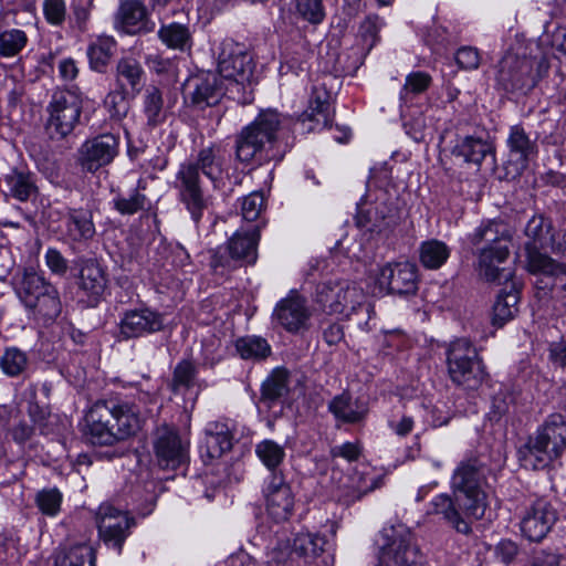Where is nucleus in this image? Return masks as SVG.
Returning <instances> with one entry per match:
<instances>
[{"label":"nucleus","instance_id":"1","mask_svg":"<svg viewBox=\"0 0 566 566\" xmlns=\"http://www.w3.org/2000/svg\"><path fill=\"white\" fill-rule=\"evenodd\" d=\"M453 497L439 494L428 514H438L458 533L470 534L472 521L484 516L488 506L486 469L478 460L461 462L451 480Z\"/></svg>","mask_w":566,"mask_h":566},{"label":"nucleus","instance_id":"2","mask_svg":"<svg viewBox=\"0 0 566 566\" xmlns=\"http://www.w3.org/2000/svg\"><path fill=\"white\" fill-rule=\"evenodd\" d=\"M226 154L220 146L202 148L195 160H188L179 166L174 187L178 190L179 200L185 205L195 223H199L211 200L205 195L201 187L199 171L216 186L227 168Z\"/></svg>","mask_w":566,"mask_h":566},{"label":"nucleus","instance_id":"3","mask_svg":"<svg viewBox=\"0 0 566 566\" xmlns=\"http://www.w3.org/2000/svg\"><path fill=\"white\" fill-rule=\"evenodd\" d=\"M86 436L92 444L114 446L135 436L143 424L139 408L126 400H98L88 409Z\"/></svg>","mask_w":566,"mask_h":566},{"label":"nucleus","instance_id":"4","mask_svg":"<svg viewBox=\"0 0 566 566\" xmlns=\"http://www.w3.org/2000/svg\"><path fill=\"white\" fill-rule=\"evenodd\" d=\"M12 286L29 317L44 326L56 321L62 311L60 295L42 272L33 266L20 268L12 277Z\"/></svg>","mask_w":566,"mask_h":566},{"label":"nucleus","instance_id":"5","mask_svg":"<svg viewBox=\"0 0 566 566\" xmlns=\"http://www.w3.org/2000/svg\"><path fill=\"white\" fill-rule=\"evenodd\" d=\"M280 125L281 116L276 111L261 112L235 136V159L244 165L275 159L276 155L272 153V148L276 142Z\"/></svg>","mask_w":566,"mask_h":566},{"label":"nucleus","instance_id":"6","mask_svg":"<svg viewBox=\"0 0 566 566\" xmlns=\"http://www.w3.org/2000/svg\"><path fill=\"white\" fill-rule=\"evenodd\" d=\"M474 245L483 244L479 253L478 271L489 282H501L511 275L501 268L510 254L512 234L506 224L489 221L479 227L471 235Z\"/></svg>","mask_w":566,"mask_h":566},{"label":"nucleus","instance_id":"7","mask_svg":"<svg viewBox=\"0 0 566 566\" xmlns=\"http://www.w3.org/2000/svg\"><path fill=\"white\" fill-rule=\"evenodd\" d=\"M566 450V421L562 415H551L518 450L526 469L541 470L559 459Z\"/></svg>","mask_w":566,"mask_h":566},{"label":"nucleus","instance_id":"8","mask_svg":"<svg viewBox=\"0 0 566 566\" xmlns=\"http://www.w3.org/2000/svg\"><path fill=\"white\" fill-rule=\"evenodd\" d=\"M363 290L346 280H327L316 285L313 302L325 314L349 317L361 305Z\"/></svg>","mask_w":566,"mask_h":566},{"label":"nucleus","instance_id":"9","mask_svg":"<svg viewBox=\"0 0 566 566\" xmlns=\"http://www.w3.org/2000/svg\"><path fill=\"white\" fill-rule=\"evenodd\" d=\"M541 67L537 60L509 51L499 64L497 85L506 92L526 94L538 83Z\"/></svg>","mask_w":566,"mask_h":566},{"label":"nucleus","instance_id":"10","mask_svg":"<svg viewBox=\"0 0 566 566\" xmlns=\"http://www.w3.org/2000/svg\"><path fill=\"white\" fill-rule=\"evenodd\" d=\"M448 371L453 382L468 389L478 388L485 370L476 348L464 338L451 343L447 352Z\"/></svg>","mask_w":566,"mask_h":566},{"label":"nucleus","instance_id":"11","mask_svg":"<svg viewBox=\"0 0 566 566\" xmlns=\"http://www.w3.org/2000/svg\"><path fill=\"white\" fill-rule=\"evenodd\" d=\"M46 132L52 139H62L70 135L77 124L82 112V99L73 91H57L48 106Z\"/></svg>","mask_w":566,"mask_h":566},{"label":"nucleus","instance_id":"12","mask_svg":"<svg viewBox=\"0 0 566 566\" xmlns=\"http://www.w3.org/2000/svg\"><path fill=\"white\" fill-rule=\"evenodd\" d=\"M382 536L380 560L384 566H417L421 563L420 549L407 527L391 526L384 530Z\"/></svg>","mask_w":566,"mask_h":566},{"label":"nucleus","instance_id":"13","mask_svg":"<svg viewBox=\"0 0 566 566\" xmlns=\"http://www.w3.org/2000/svg\"><path fill=\"white\" fill-rule=\"evenodd\" d=\"M95 522L99 539L119 554L135 525L134 517L109 503H102L96 511Z\"/></svg>","mask_w":566,"mask_h":566},{"label":"nucleus","instance_id":"14","mask_svg":"<svg viewBox=\"0 0 566 566\" xmlns=\"http://www.w3.org/2000/svg\"><path fill=\"white\" fill-rule=\"evenodd\" d=\"M253 70L252 56L244 45L227 39L218 53V74L237 84L249 81Z\"/></svg>","mask_w":566,"mask_h":566},{"label":"nucleus","instance_id":"15","mask_svg":"<svg viewBox=\"0 0 566 566\" xmlns=\"http://www.w3.org/2000/svg\"><path fill=\"white\" fill-rule=\"evenodd\" d=\"M188 441L181 439L174 427H158L153 438V449L159 467L176 469L188 458Z\"/></svg>","mask_w":566,"mask_h":566},{"label":"nucleus","instance_id":"16","mask_svg":"<svg viewBox=\"0 0 566 566\" xmlns=\"http://www.w3.org/2000/svg\"><path fill=\"white\" fill-rule=\"evenodd\" d=\"M268 515L275 522L287 521L294 509V494L279 472H272L262 489Z\"/></svg>","mask_w":566,"mask_h":566},{"label":"nucleus","instance_id":"17","mask_svg":"<svg viewBox=\"0 0 566 566\" xmlns=\"http://www.w3.org/2000/svg\"><path fill=\"white\" fill-rule=\"evenodd\" d=\"M380 292L392 294H413L418 289V269L410 262L388 263L376 277Z\"/></svg>","mask_w":566,"mask_h":566},{"label":"nucleus","instance_id":"18","mask_svg":"<svg viewBox=\"0 0 566 566\" xmlns=\"http://www.w3.org/2000/svg\"><path fill=\"white\" fill-rule=\"evenodd\" d=\"M312 312L304 296L291 291L274 307L273 319L289 333H300L308 328Z\"/></svg>","mask_w":566,"mask_h":566},{"label":"nucleus","instance_id":"19","mask_svg":"<svg viewBox=\"0 0 566 566\" xmlns=\"http://www.w3.org/2000/svg\"><path fill=\"white\" fill-rule=\"evenodd\" d=\"M557 514L552 504L537 499L526 506L520 522V528L525 538L531 542H541L552 530Z\"/></svg>","mask_w":566,"mask_h":566},{"label":"nucleus","instance_id":"20","mask_svg":"<svg viewBox=\"0 0 566 566\" xmlns=\"http://www.w3.org/2000/svg\"><path fill=\"white\" fill-rule=\"evenodd\" d=\"M509 149L506 168L514 175H521L538 154L536 138H532L522 125L510 127L506 138Z\"/></svg>","mask_w":566,"mask_h":566},{"label":"nucleus","instance_id":"21","mask_svg":"<svg viewBox=\"0 0 566 566\" xmlns=\"http://www.w3.org/2000/svg\"><path fill=\"white\" fill-rule=\"evenodd\" d=\"M119 139L113 134H103L86 140L78 150V163L83 169L94 172L109 165L118 154Z\"/></svg>","mask_w":566,"mask_h":566},{"label":"nucleus","instance_id":"22","mask_svg":"<svg viewBox=\"0 0 566 566\" xmlns=\"http://www.w3.org/2000/svg\"><path fill=\"white\" fill-rule=\"evenodd\" d=\"M223 82L217 73L206 72L188 80L186 98L198 108L217 105L224 95Z\"/></svg>","mask_w":566,"mask_h":566},{"label":"nucleus","instance_id":"23","mask_svg":"<svg viewBox=\"0 0 566 566\" xmlns=\"http://www.w3.org/2000/svg\"><path fill=\"white\" fill-rule=\"evenodd\" d=\"M124 339L137 338L157 333L164 328V317L148 307L126 311L118 324Z\"/></svg>","mask_w":566,"mask_h":566},{"label":"nucleus","instance_id":"24","mask_svg":"<svg viewBox=\"0 0 566 566\" xmlns=\"http://www.w3.org/2000/svg\"><path fill=\"white\" fill-rule=\"evenodd\" d=\"M525 249L551 248L554 252L566 255V248L555 243V232L551 219L543 214L533 216L525 226Z\"/></svg>","mask_w":566,"mask_h":566},{"label":"nucleus","instance_id":"25","mask_svg":"<svg viewBox=\"0 0 566 566\" xmlns=\"http://www.w3.org/2000/svg\"><path fill=\"white\" fill-rule=\"evenodd\" d=\"M205 450L210 459H218L233 446V423L230 420H216L205 428Z\"/></svg>","mask_w":566,"mask_h":566},{"label":"nucleus","instance_id":"26","mask_svg":"<svg viewBox=\"0 0 566 566\" xmlns=\"http://www.w3.org/2000/svg\"><path fill=\"white\" fill-rule=\"evenodd\" d=\"M300 122L307 133L321 130L329 126L328 94L324 88H313L308 108L301 115Z\"/></svg>","mask_w":566,"mask_h":566},{"label":"nucleus","instance_id":"27","mask_svg":"<svg viewBox=\"0 0 566 566\" xmlns=\"http://www.w3.org/2000/svg\"><path fill=\"white\" fill-rule=\"evenodd\" d=\"M65 237L74 243H85L96 233L93 213L87 209L70 208L64 217Z\"/></svg>","mask_w":566,"mask_h":566},{"label":"nucleus","instance_id":"28","mask_svg":"<svg viewBox=\"0 0 566 566\" xmlns=\"http://www.w3.org/2000/svg\"><path fill=\"white\" fill-rule=\"evenodd\" d=\"M122 29L129 34L149 32L154 23L148 20L147 10L140 0H124L117 13Z\"/></svg>","mask_w":566,"mask_h":566},{"label":"nucleus","instance_id":"29","mask_svg":"<svg viewBox=\"0 0 566 566\" xmlns=\"http://www.w3.org/2000/svg\"><path fill=\"white\" fill-rule=\"evenodd\" d=\"M116 84L119 88H128L132 98L136 97L146 81V73L139 63L134 57H123L116 65Z\"/></svg>","mask_w":566,"mask_h":566},{"label":"nucleus","instance_id":"30","mask_svg":"<svg viewBox=\"0 0 566 566\" xmlns=\"http://www.w3.org/2000/svg\"><path fill=\"white\" fill-rule=\"evenodd\" d=\"M259 239L260 229L258 226L248 231H237L228 242L230 258L249 264L254 263L258 256Z\"/></svg>","mask_w":566,"mask_h":566},{"label":"nucleus","instance_id":"31","mask_svg":"<svg viewBox=\"0 0 566 566\" xmlns=\"http://www.w3.org/2000/svg\"><path fill=\"white\" fill-rule=\"evenodd\" d=\"M453 154L463 158L465 163L473 164L478 168L481 166L482 161L489 157L492 164L495 160L492 144L483 138L473 136L462 138L455 145Z\"/></svg>","mask_w":566,"mask_h":566},{"label":"nucleus","instance_id":"32","mask_svg":"<svg viewBox=\"0 0 566 566\" xmlns=\"http://www.w3.org/2000/svg\"><path fill=\"white\" fill-rule=\"evenodd\" d=\"M4 195L24 202L36 193L38 187L33 174L28 170L12 169L3 177Z\"/></svg>","mask_w":566,"mask_h":566},{"label":"nucleus","instance_id":"33","mask_svg":"<svg viewBox=\"0 0 566 566\" xmlns=\"http://www.w3.org/2000/svg\"><path fill=\"white\" fill-rule=\"evenodd\" d=\"M106 287V277L102 266L88 261L81 269L80 289L88 296V303L95 305Z\"/></svg>","mask_w":566,"mask_h":566},{"label":"nucleus","instance_id":"34","mask_svg":"<svg viewBox=\"0 0 566 566\" xmlns=\"http://www.w3.org/2000/svg\"><path fill=\"white\" fill-rule=\"evenodd\" d=\"M543 248L525 249L527 270L533 274H541L545 276H562L566 275V263H559L553 260L545 253H542Z\"/></svg>","mask_w":566,"mask_h":566},{"label":"nucleus","instance_id":"35","mask_svg":"<svg viewBox=\"0 0 566 566\" xmlns=\"http://www.w3.org/2000/svg\"><path fill=\"white\" fill-rule=\"evenodd\" d=\"M328 409L336 419L346 423H357L367 413L366 407L358 401H353L347 394L334 397L328 403Z\"/></svg>","mask_w":566,"mask_h":566},{"label":"nucleus","instance_id":"36","mask_svg":"<svg viewBox=\"0 0 566 566\" xmlns=\"http://www.w3.org/2000/svg\"><path fill=\"white\" fill-rule=\"evenodd\" d=\"M380 478L366 472L356 471L344 483L343 495L347 503L360 500L379 486Z\"/></svg>","mask_w":566,"mask_h":566},{"label":"nucleus","instance_id":"37","mask_svg":"<svg viewBox=\"0 0 566 566\" xmlns=\"http://www.w3.org/2000/svg\"><path fill=\"white\" fill-rule=\"evenodd\" d=\"M167 109L163 92L156 86H148L143 96V114L146 117L147 125L156 127L165 123Z\"/></svg>","mask_w":566,"mask_h":566},{"label":"nucleus","instance_id":"38","mask_svg":"<svg viewBox=\"0 0 566 566\" xmlns=\"http://www.w3.org/2000/svg\"><path fill=\"white\" fill-rule=\"evenodd\" d=\"M518 291L514 286H511L510 291H501L493 305V325L501 327L511 321L518 311Z\"/></svg>","mask_w":566,"mask_h":566},{"label":"nucleus","instance_id":"39","mask_svg":"<svg viewBox=\"0 0 566 566\" xmlns=\"http://www.w3.org/2000/svg\"><path fill=\"white\" fill-rule=\"evenodd\" d=\"M95 552L87 544L62 548L55 557V566H95Z\"/></svg>","mask_w":566,"mask_h":566},{"label":"nucleus","instance_id":"40","mask_svg":"<svg viewBox=\"0 0 566 566\" xmlns=\"http://www.w3.org/2000/svg\"><path fill=\"white\" fill-rule=\"evenodd\" d=\"M450 256L449 247L436 239L427 240L421 243L419 249V259L421 264L429 270L441 268Z\"/></svg>","mask_w":566,"mask_h":566},{"label":"nucleus","instance_id":"41","mask_svg":"<svg viewBox=\"0 0 566 566\" xmlns=\"http://www.w3.org/2000/svg\"><path fill=\"white\" fill-rule=\"evenodd\" d=\"M116 49V42L111 38H98L87 48V57L93 71L104 72Z\"/></svg>","mask_w":566,"mask_h":566},{"label":"nucleus","instance_id":"42","mask_svg":"<svg viewBox=\"0 0 566 566\" xmlns=\"http://www.w3.org/2000/svg\"><path fill=\"white\" fill-rule=\"evenodd\" d=\"M327 541L324 536L312 533H298L293 538V552L300 557H317L324 549Z\"/></svg>","mask_w":566,"mask_h":566},{"label":"nucleus","instance_id":"43","mask_svg":"<svg viewBox=\"0 0 566 566\" xmlns=\"http://www.w3.org/2000/svg\"><path fill=\"white\" fill-rule=\"evenodd\" d=\"M29 365V357L25 352L18 347H8L0 357V369L8 377L22 375Z\"/></svg>","mask_w":566,"mask_h":566},{"label":"nucleus","instance_id":"44","mask_svg":"<svg viewBox=\"0 0 566 566\" xmlns=\"http://www.w3.org/2000/svg\"><path fill=\"white\" fill-rule=\"evenodd\" d=\"M235 349L243 359H263L271 353L268 342L259 336H245L237 339Z\"/></svg>","mask_w":566,"mask_h":566},{"label":"nucleus","instance_id":"45","mask_svg":"<svg viewBox=\"0 0 566 566\" xmlns=\"http://www.w3.org/2000/svg\"><path fill=\"white\" fill-rule=\"evenodd\" d=\"M293 552V546L289 536L285 533L277 534L274 539L270 542L266 552V566H284Z\"/></svg>","mask_w":566,"mask_h":566},{"label":"nucleus","instance_id":"46","mask_svg":"<svg viewBox=\"0 0 566 566\" xmlns=\"http://www.w3.org/2000/svg\"><path fill=\"white\" fill-rule=\"evenodd\" d=\"M289 390V373L285 369H275L262 385V398L274 401Z\"/></svg>","mask_w":566,"mask_h":566},{"label":"nucleus","instance_id":"47","mask_svg":"<svg viewBox=\"0 0 566 566\" xmlns=\"http://www.w3.org/2000/svg\"><path fill=\"white\" fill-rule=\"evenodd\" d=\"M356 224L358 228L368 231H381L387 226L386 216L377 206L363 205L358 206L356 214Z\"/></svg>","mask_w":566,"mask_h":566},{"label":"nucleus","instance_id":"48","mask_svg":"<svg viewBox=\"0 0 566 566\" xmlns=\"http://www.w3.org/2000/svg\"><path fill=\"white\" fill-rule=\"evenodd\" d=\"M294 13L297 18L317 25L325 19L323 0H292Z\"/></svg>","mask_w":566,"mask_h":566},{"label":"nucleus","instance_id":"49","mask_svg":"<svg viewBox=\"0 0 566 566\" xmlns=\"http://www.w3.org/2000/svg\"><path fill=\"white\" fill-rule=\"evenodd\" d=\"M196 376V365L191 360L182 359L174 369L171 390L177 394L190 389L195 385Z\"/></svg>","mask_w":566,"mask_h":566},{"label":"nucleus","instance_id":"50","mask_svg":"<svg viewBox=\"0 0 566 566\" xmlns=\"http://www.w3.org/2000/svg\"><path fill=\"white\" fill-rule=\"evenodd\" d=\"M255 453L261 462L272 472L283 462L285 457L284 448L277 442L265 439L255 447Z\"/></svg>","mask_w":566,"mask_h":566},{"label":"nucleus","instance_id":"51","mask_svg":"<svg viewBox=\"0 0 566 566\" xmlns=\"http://www.w3.org/2000/svg\"><path fill=\"white\" fill-rule=\"evenodd\" d=\"M158 35L170 49L185 50L190 41L188 28L179 23L163 25L158 31Z\"/></svg>","mask_w":566,"mask_h":566},{"label":"nucleus","instance_id":"52","mask_svg":"<svg viewBox=\"0 0 566 566\" xmlns=\"http://www.w3.org/2000/svg\"><path fill=\"white\" fill-rule=\"evenodd\" d=\"M27 34L22 30L10 29L2 31L0 33V56H15L27 45Z\"/></svg>","mask_w":566,"mask_h":566},{"label":"nucleus","instance_id":"53","mask_svg":"<svg viewBox=\"0 0 566 566\" xmlns=\"http://www.w3.org/2000/svg\"><path fill=\"white\" fill-rule=\"evenodd\" d=\"M129 98L128 88L116 87L106 95L104 104L113 118L122 119L129 111Z\"/></svg>","mask_w":566,"mask_h":566},{"label":"nucleus","instance_id":"54","mask_svg":"<svg viewBox=\"0 0 566 566\" xmlns=\"http://www.w3.org/2000/svg\"><path fill=\"white\" fill-rule=\"evenodd\" d=\"M431 76L424 72H412L406 77L400 91V101L408 104L412 96L423 93L431 84Z\"/></svg>","mask_w":566,"mask_h":566},{"label":"nucleus","instance_id":"55","mask_svg":"<svg viewBox=\"0 0 566 566\" xmlns=\"http://www.w3.org/2000/svg\"><path fill=\"white\" fill-rule=\"evenodd\" d=\"M147 197L134 190L127 196L119 195L114 199V207L120 214H135L146 208Z\"/></svg>","mask_w":566,"mask_h":566},{"label":"nucleus","instance_id":"56","mask_svg":"<svg viewBox=\"0 0 566 566\" xmlns=\"http://www.w3.org/2000/svg\"><path fill=\"white\" fill-rule=\"evenodd\" d=\"M35 503L42 514L53 517L60 512L62 494L56 488L44 489L38 492Z\"/></svg>","mask_w":566,"mask_h":566},{"label":"nucleus","instance_id":"57","mask_svg":"<svg viewBox=\"0 0 566 566\" xmlns=\"http://www.w3.org/2000/svg\"><path fill=\"white\" fill-rule=\"evenodd\" d=\"M382 22L378 15L370 14L360 23L358 35L367 51H370L379 41L378 32Z\"/></svg>","mask_w":566,"mask_h":566},{"label":"nucleus","instance_id":"58","mask_svg":"<svg viewBox=\"0 0 566 566\" xmlns=\"http://www.w3.org/2000/svg\"><path fill=\"white\" fill-rule=\"evenodd\" d=\"M264 207V198L260 192H252L242 199L241 213L244 220L254 221Z\"/></svg>","mask_w":566,"mask_h":566},{"label":"nucleus","instance_id":"59","mask_svg":"<svg viewBox=\"0 0 566 566\" xmlns=\"http://www.w3.org/2000/svg\"><path fill=\"white\" fill-rule=\"evenodd\" d=\"M455 62L462 70H476L481 63L480 51L474 46H462L455 53Z\"/></svg>","mask_w":566,"mask_h":566},{"label":"nucleus","instance_id":"60","mask_svg":"<svg viewBox=\"0 0 566 566\" xmlns=\"http://www.w3.org/2000/svg\"><path fill=\"white\" fill-rule=\"evenodd\" d=\"M45 264L53 274L64 275L69 269L67 260L55 248H49L44 255Z\"/></svg>","mask_w":566,"mask_h":566},{"label":"nucleus","instance_id":"61","mask_svg":"<svg viewBox=\"0 0 566 566\" xmlns=\"http://www.w3.org/2000/svg\"><path fill=\"white\" fill-rule=\"evenodd\" d=\"M548 359L557 367L566 368V334L548 344Z\"/></svg>","mask_w":566,"mask_h":566},{"label":"nucleus","instance_id":"62","mask_svg":"<svg viewBox=\"0 0 566 566\" xmlns=\"http://www.w3.org/2000/svg\"><path fill=\"white\" fill-rule=\"evenodd\" d=\"M43 9L50 23L59 25L64 21L66 12L64 0H44Z\"/></svg>","mask_w":566,"mask_h":566},{"label":"nucleus","instance_id":"63","mask_svg":"<svg viewBox=\"0 0 566 566\" xmlns=\"http://www.w3.org/2000/svg\"><path fill=\"white\" fill-rule=\"evenodd\" d=\"M518 553L516 543L511 539H502L495 547V555L501 562L510 564Z\"/></svg>","mask_w":566,"mask_h":566},{"label":"nucleus","instance_id":"64","mask_svg":"<svg viewBox=\"0 0 566 566\" xmlns=\"http://www.w3.org/2000/svg\"><path fill=\"white\" fill-rule=\"evenodd\" d=\"M331 455L333 458L340 457L346 459L347 461H355L360 455V448L357 443L345 442L340 446L332 448Z\"/></svg>","mask_w":566,"mask_h":566}]
</instances>
